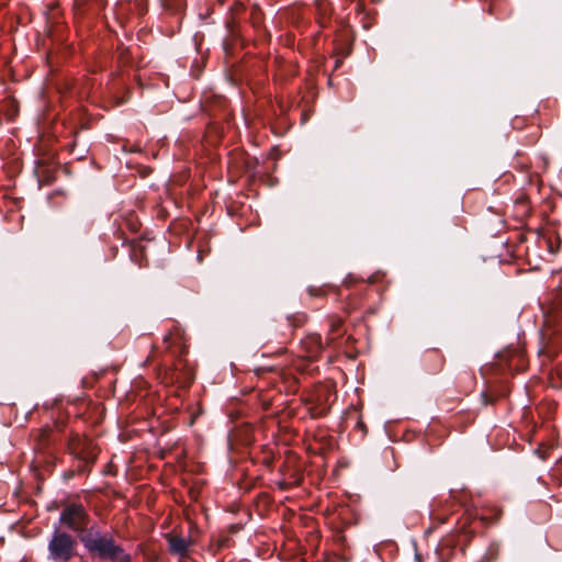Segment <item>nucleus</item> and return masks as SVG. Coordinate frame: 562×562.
Masks as SVG:
<instances>
[{
	"label": "nucleus",
	"mask_w": 562,
	"mask_h": 562,
	"mask_svg": "<svg viewBox=\"0 0 562 562\" xmlns=\"http://www.w3.org/2000/svg\"><path fill=\"white\" fill-rule=\"evenodd\" d=\"M80 541L93 558L110 562H131V555L117 546L108 532L91 527L80 536Z\"/></svg>",
	"instance_id": "obj_1"
},
{
	"label": "nucleus",
	"mask_w": 562,
	"mask_h": 562,
	"mask_svg": "<svg viewBox=\"0 0 562 562\" xmlns=\"http://www.w3.org/2000/svg\"><path fill=\"white\" fill-rule=\"evenodd\" d=\"M76 553V539L66 531L56 529L48 541L47 560L50 562H68Z\"/></svg>",
	"instance_id": "obj_2"
},
{
	"label": "nucleus",
	"mask_w": 562,
	"mask_h": 562,
	"mask_svg": "<svg viewBox=\"0 0 562 562\" xmlns=\"http://www.w3.org/2000/svg\"><path fill=\"white\" fill-rule=\"evenodd\" d=\"M60 522L68 529L79 533V537L89 530V516L82 505H67L60 513Z\"/></svg>",
	"instance_id": "obj_3"
},
{
	"label": "nucleus",
	"mask_w": 562,
	"mask_h": 562,
	"mask_svg": "<svg viewBox=\"0 0 562 562\" xmlns=\"http://www.w3.org/2000/svg\"><path fill=\"white\" fill-rule=\"evenodd\" d=\"M170 549L172 552L180 555H186L188 552L189 542L181 537H172L169 540Z\"/></svg>",
	"instance_id": "obj_4"
},
{
	"label": "nucleus",
	"mask_w": 562,
	"mask_h": 562,
	"mask_svg": "<svg viewBox=\"0 0 562 562\" xmlns=\"http://www.w3.org/2000/svg\"><path fill=\"white\" fill-rule=\"evenodd\" d=\"M83 459H85L87 462H92V461L95 459V453L91 452V453H89L88 456L83 457Z\"/></svg>",
	"instance_id": "obj_5"
}]
</instances>
